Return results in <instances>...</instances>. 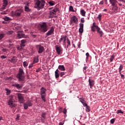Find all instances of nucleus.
I'll list each match as a JSON object with an SVG mask.
<instances>
[{
  "mask_svg": "<svg viewBox=\"0 0 125 125\" xmlns=\"http://www.w3.org/2000/svg\"><path fill=\"white\" fill-rule=\"evenodd\" d=\"M81 21L82 22V23H84V18H81Z\"/></svg>",
  "mask_w": 125,
  "mask_h": 125,
  "instance_id": "4d7b16f0",
  "label": "nucleus"
},
{
  "mask_svg": "<svg viewBox=\"0 0 125 125\" xmlns=\"http://www.w3.org/2000/svg\"><path fill=\"white\" fill-rule=\"evenodd\" d=\"M4 37V34H0V40H2L3 39V37Z\"/></svg>",
  "mask_w": 125,
  "mask_h": 125,
  "instance_id": "c03bdc74",
  "label": "nucleus"
},
{
  "mask_svg": "<svg viewBox=\"0 0 125 125\" xmlns=\"http://www.w3.org/2000/svg\"><path fill=\"white\" fill-rule=\"evenodd\" d=\"M46 113H45V112H42V118H43V119H44V120H45V119H46Z\"/></svg>",
  "mask_w": 125,
  "mask_h": 125,
  "instance_id": "c85d7f7f",
  "label": "nucleus"
},
{
  "mask_svg": "<svg viewBox=\"0 0 125 125\" xmlns=\"http://www.w3.org/2000/svg\"><path fill=\"white\" fill-rule=\"evenodd\" d=\"M101 17H102V15H101V14H100L98 16V19H99V20H100V21L101 20Z\"/></svg>",
  "mask_w": 125,
  "mask_h": 125,
  "instance_id": "09e8293b",
  "label": "nucleus"
},
{
  "mask_svg": "<svg viewBox=\"0 0 125 125\" xmlns=\"http://www.w3.org/2000/svg\"><path fill=\"white\" fill-rule=\"evenodd\" d=\"M111 6V10L112 11H114V12H118V9L119 8V7H118V4Z\"/></svg>",
  "mask_w": 125,
  "mask_h": 125,
  "instance_id": "a211bd4d",
  "label": "nucleus"
},
{
  "mask_svg": "<svg viewBox=\"0 0 125 125\" xmlns=\"http://www.w3.org/2000/svg\"><path fill=\"white\" fill-rule=\"evenodd\" d=\"M19 118H20V116H19V114H17L16 118V121H19Z\"/></svg>",
  "mask_w": 125,
  "mask_h": 125,
  "instance_id": "6e6d98bb",
  "label": "nucleus"
},
{
  "mask_svg": "<svg viewBox=\"0 0 125 125\" xmlns=\"http://www.w3.org/2000/svg\"><path fill=\"white\" fill-rule=\"evenodd\" d=\"M89 85L90 86V88H92L93 85H94V83L95 82L94 80H91L90 78L88 79Z\"/></svg>",
  "mask_w": 125,
  "mask_h": 125,
  "instance_id": "2eb2a0df",
  "label": "nucleus"
},
{
  "mask_svg": "<svg viewBox=\"0 0 125 125\" xmlns=\"http://www.w3.org/2000/svg\"><path fill=\"white\" fill-rule=\"evenodd\" d=\"M114 58H115V55H114V54H113L111 56V57L109 59L110 62H113V60H114Z\"/></svg>",
  "mask_w": 125,
  "mask_h": 125,
  "instance_id": "2f4dec72",
  "label": "nucleus"
},
{
  "mask_svg": "<svg viewBox=\"0 0 125 125\" xmlns=\"http://www.w3.org/2000/svg\"><path fill=\"white\" fill-rule=\"evenodd\" d=\"M18 98L20 103H24V97H23V96H22V94H18Z\"/></svg>",
  "mask_w": 125,
  "mask_h": 125,
  "instance_id": "ddd939ff",
  "label": "nucleus"
},
{
  "mask_svg": "<svg viewBox=\"0 0 125 125\" xmlns=\"http://www.w3.org/2000/svg\"><path fill=\"white\" fill-rule=\"evenodd\" d=\"M120 1H122L123 2H124L125 3V0H119Z\"/></svg>",
  "mask_w": 125,
  "mask_h": 125,
  "instance_id": "e2e57ef3",
  "label": "nucleus"
},
{
  "mask_svg": "<svg viewBox=\"0 0 125 125\" xmlns=\"http://www.w3.org/2000/svg\"><path fill=\"white\" fill-rule=\"evenodd\" d=\"M55 49L57 53V54H61V53L63 51L62 49V47L60 45H56L55 46Z\"/></svg>",
  "mask_w": 125,
  "mask_h": 125,
  "instance_id": "9b49d317",
  "label": "nucleus"
},
{
  "mask_svg": "<svg viewBox=\"0 0 125 125\" xmlns=\"http://www.w3.org/2000/svg\"><path fill=\"white\" fill-rule=\"evenodd\" d=\"M67 47L68 46H71V42L70 41V40H69V38H67Z\"/></svg>",
  "mask_w": 125,
  "mask_h": 125,
  "instance_id": "473e14b6",
  "label": "nucleus"
},
{
  "mask_svg": "<svg viewBox=\"0 0 125 125\" xmlns=\"http://www.w3.org/2000/svg\"><path fill=\"white\" fill-rule=\"evenodd\" d=\"M39 62V58L38 57H35L34 58V61L33 62V64H35V63H38Z\"/></svg>",
  "mask_w": 125,
  "mask_h": 125,
  "instance_id": "bb28decb",
  "label": "nucleus"
},
{
  "mask_svg": "<svg viewBox=\"0 0 125 125\" xmlns=\"http://www.w3.org/2000/svg\"><path fill=\"white\" fill-rule=\"evenodd\" d=\"M23 67H27L28 66V62L25 61L23 62Z\"/></svg>",
  "mask_w": 125,
  "mask_h": 125,
  "instance_id": "58836bf2",
  "label": "nucleus"
},
{
  "mask_svg": "<svg viewBox=\"0 0 125 125\" xmlns=\"http://www.w3.org/2000/svg\"><path fill=\"white\" fill-rule=\"evenodd\" d=\"M80 102H81V103L83 104L84 102H85V101L82 98H80Z\"/></svg>",
  "mask_w": 125,
  "mask_h": 125,
  "instance_id": "864d4df0",
  "label": "nucleus"
},
{
  "mask_svg": "<svg viewBox=\"0 0 125 125\" xmlns=\"http://www.w3.org/2000/svg\"><path fill=\"white\" fill-rule=\"evenodd\" d=\"M65 74H66L65 72H62L61 73H60V77H63V76L65 75Z\"/></svg>",
  "mask_w": 125,
  "mask_h": 125,
  "instance_id": "37998d69",
  "label": "nucleus"
},
{
  "mask_svg": "<svg viewBox=\"0 0 125 125\" xmlns=\"http://www.w3.org/2000/svg\"><path fill=\"white\" fill-rule=\"evenodd\" d=\"M55 72H56L57 73H59V70L58 69H57Z\"/></svg>",
  "mask_w": 125,
  "mask_h": 125,
  "instance_id": "69168bd1",
  "label": "nucleus"
},
{
  "mask_svg": "<svg viewBox=\"0 0 125 125\" xmlns=\"http://www.w3.org/2000/svg\"><path fill=\"white\" fill-rule=\"evenodd\" d=\"M24 9H25V11H26L27 12H28L29 11H31V9H30V8H29V7L28 6H25L24 7Z\"/></svg>",
  "mask_w": 125,
  "mask_h": 125,
  "instance_id": "c756f323",
  "label": "nucleus"
},
{
  "mask_svg": "<svg viewBox=\"0 0 125 125\" xmlns=\"http://www.w3.org/2000/svg\"><path fill=\"white\" fill-rule=\"evenodd\" d=\"M3 5L2 6V9H5V7L7 6L8 4V1L7 0H3Z\"/></svg>",
  "mask_w": 125,
  "mask_h": 125,
  "instance_id": "dca6fc26",
  "label": "nucleus"
},
{
  "mask_svg": "<svg viewBox=\"0 0 125 125\" xmlns=\"http://www.w3.org/2000/svg\"><path fill=\"white\" fill-rule=\"evenodd\" d=\"M54 27H51L50 30L46 33V36H47V37H49V36L53 35L54 34Z\"/></svg>",
  "mask_w": 125,
  "mask_h": 125,
  "instance_id": "1a4fd4ad",
  "label": "nucleus"
},
{
  "mask_svg": "<svg viewBox=\"0 0 125 125\" xmlns=\"http://www.w3.org/2000/svg\"><path fill=\"white\" fill-rule=\"evenodd\" d=\"M109 2L110 4H111V6L118 4V1H117V0H109Z\"/></svg>",
  "mask_w": 125,
  "mask_h": 125,
  "instance_id": "6ab92c4d",
  "label": "nucleus"
},
{
  "mask_svg": "<svg viewBox=\"0 0 125 125\" xmlns=\"http://www.w3.org/2000/svg\"><path fill=\"white\" fill-rule=\"evenodd\" d=\"M59 70H60V71H65V67L63 65H60L58 66Z\"/></svg>",
  "mask_w": 125,
  "mask_h": 125,
  "instance_id": "b1692460",
  "label": "nucleus"
},
{
  "mask_svg": "<svg viewBox=\"0 0 125 125\" xmlns=\"http://www.w3.org/2000/svg\"><path fill=\"white\" fill-rule=\"evenodd\" d=\"M33 67V64H30L29 66V68H32Z\"/></svg>",
  "mask_w": 125,
  "mask_h": 125,
  "instance_id": "0e129e2a",
  "label": "nucleus"
},
{
  "mask_svg": "<svg viewBox=\"0 0 125 125\" xmlns=\"http://www.w3.org/2000/svg\"><path fill=\"white\" fill-rule=\"evenodd\" d=\"M99 4L100 5H103V4H104V0H102V1H101L99 3Z\"/></svg>",
  "mask_w": 125,
  "mask_h": 125,
  "instance_id": "49530a36",
  "label": "nucleus"
},
{
  "mask_svg": "<svg viewBox=\"0 0 125 125\" xmlns=\"http://www.w3.org/2000/svg\"><path fill=\"white\" fill-rule=\"evenodd\" d=\"M20 46L21 47V48H22V47H24V46H26V44L21 43Z\"/></svg>",
  "mask_w": 125,
  "mask_h": 125,
  "instance_id": "8fccbe9b",
  "label": "nucleus"
},
{
  "mask_svg": "<svg viewBox=\"0 0 125 125\" xmlns=\"http://www.w3.org/2000/svg\"><path fill=\"white\" fill-rule=\"evenodd\" d=\"M79 32L80 34H83V23H80L79 24Z\"/></svg>",
  "mask_w": 125,
  "mask_h": 125,
  "instance_id": "4468645a",
  "label": "nucleus"
},
{
  "mask_svg": "<svg viewBox=\"0 0 125 125\" xmlns=\"http://www.w3.org/2000/svg\"><path fill=\"white\" fill-rule=\"evenodd\" d=\"M66 41H67V36L65 35H62L61 38L59 40V43H61L62 42H63V44H66Z\"/></svg>",
  "mask_w": 125,
  "mask_h": 125,
  "instance_id": "0eeeda50",
  "label": "nucleus"
},
{
  "mask_svg": "<svg viewBox=\"0 0 125 125\" xmlns=\"http://www.w3.org/2000/svg\"><path fill=\"white\" fill-rule=\"evenodd\" d=\"M62 113H63V114L66 115V114H67V109L66 108H63Z\"/></svg>",
  "mask_w": 125,
  "mask_h": 125,
  "instance_id": "de8ad7c7",
  "label": "nucleus"
},
{
  "mask_svg": "<svg viewBox=\"0 0 125 125\" xmlns=\"http://www.w3.org/2000/svg\"><path fill=\"white\" fill-rule=\"evenodd\" d=\"M81 42H79V44L78 45V48H81Z\"/></svg>",
  "mask_w": 125,
  "mask_h": 125,
  "instance_id": "680f3d73",
  "label": "nucleus"
},
{
  "mask_svg": "<svg viewBox=\"0 0 125 125\" xmlns=\"http://www.w3.org/2000/svg\"><path fill=\"white\" fill-rule=\"evenodd\" d=\"M123 68H124V65H123V64H121L119 68V71L120 74H121V71H122V70H123Z\"/></svg>",
  "mask_w": 125,
  "mask_h": 125,
  "instance_id": "7c9ffc66",
  "label": "nucleus"
},
{
  "mask_svg": "<svg viewBox=\"0 0 125 125\" xmlns=\"http://www.w3.org/2000/svg\"><path fill=\"white\" fill-rule=\"evenodd\" d=\"M83 70H86V66H84L83 68Z\"/></svg>",
  "mask_w": 125,
  "mask_h": 125,
  "instance_id": "338daca9",
  "label": "nucleus"
},
{
  "mask_svg": "<svg viewBox=\"0 0 125 125\" xmlns=\"http://www.w3.org/2000/svg\"><path fill=\"white\" fill-rule=\"evenodd\" d=\"M5 90L6 91V95H9V94H10L11 91H10L9 89L5 88Z\"/></svg>",
  "mask_w": 125,
  "mask_h": 125,
  "instance_id": "cd10ccee",
  "label": "nucleus"
},
{
  "mask_svg": "<svg viewBox=\"0 0 125 125\" xmlns=\"http://www.w3.org/2000/svg\"><path fill=\"white\" fill-rule=\"evenodd\" d=\"M14 100H13V96L10 95L9 97V101L8 102V105L11 107V108H12L14 107Z\"/></svg>",
  "mask_w": 125,
  "mask_h": 125,
  "instance_id": "39448f33",
  "label": "nucleus"
},
{
  "mask_svg": "<svg viewBox=\"0 0 125 125\" xmlns=\"http://www.w3.org/2000/svg\"><path fill=\"white\" fill-rule=\"evenodd\" d=\"M9 61L11 62V63H16L17 60L16 59V57H13L11 60H9Z\"/></svg>",
  "mask_w": 125,
  "mask_h": 125,
  "instance_id": "5701e85b",
  "label": "nucleus"
},
{
  "mask_svg": "<svg viewBox=\"0 0 125 125\" xmlns=\"http://www.w3.org/2000/svg\"><path fill=\"white\" fill-rule=\"evenodd\" d=\"M55 76L56 79H58V78H59V76H60V75H59V72H55Z\"/></svg>",
  "mask_w": 125,
  "mask_h": 125,
  "instance_id": "f704fd0d",
  "label": "nucleus"
},
{
  "mask_svg": "<svg viewBox=\"0 0 125 125\" xmlns=\"http://www.w3.org/2000/svg\"><path fill=\"white\" fill-rule=\"evenodd\" d=\"M48 3H49V5H51V6H53V5H54V3H53L52 1L48 2Z\"/></svg>",
  "mask_w": 125,
  "mask_h": 125,
  "instance_id": "ea45409f",
  "label": "nucleus"
},
{
  "mask_svg": "<svg viewBox=\"0 0 125 125\" xmlns=\"http://www.w3.org/2000/svg\"><path fill=\"white\" fill-rule=\"evenodd\" d=\"M36 48L38 50V53H42L44 51V47L42 46V45H37Z\"/></svg>",
  "mask_w": 125,
  "mask_h": 125,
  "instance_id": "9d476101",
  "label": "nucleus"
},
{
  "mask_svg": "<svg viewBox=\"0 0 125 125\" xmlns=\"http://www.w3.org/2000/svg\"><path fill=\"white\" fill-rule=\"evenodd\" d=\"M46 89L44 88V87H42L40 89V95L41 96V98L45 102L46 100H45V97L46 96Z\"/></svg>",
  "mask_w": 125,
  "mask_h": 125,
  "instance_id": "7ed1b4c3",
  "label": "nucleus"
},
{
  "mask_svg": "<svg viewBox=\"0 0 125 125\" xmlns=\"http://www.w3.org/2000/svg\"><path fill=\"white\" fill-rule=\"evenodd\" d=\"M86 112H90V107L88 105H87V106H86Z\"/></svg>",
  "mask_w": 125,
  "mask_h": 125,
  "instance_id": "c9c22d12",
  "label": "nucleus"
},
{
  "mask_svg": "<svg viewBox=\"0 0 125 125\" xmlns=\"http://www.w3.org/2000/svg\"><path fill=\"white\" fill-rule=\"evenodd\" d=\"M82 104L83 106H84L85 107H86L87 106V104H86V103H85V102L83 103Z\"/></svg>",
  "mask_w": 125,
  "mask_h": 125,
  "instance_id": "13d9d810",
  "label": "nucleus"
},
{
  "mask_svg": "<svg viewBox=\"0 0 125 125\" xmlns=\"http://www.w3.org/2000/svg\"><path fill=\"white\" fill-rule=\"evenodd\" d=\"M26 42H27V40H21V43L25 44Z\"/></svg>",
  "mask_w": 125,
  "mask_h": 125,
  "instance_id": "a18cd8bd",
  "label": "nucleus"
},
{
  "mask_svg": "<svg viewBox=\"0 0 125 125\" xmlns=\"http://www.w3.org/2000/svg\"><path fill=\"white\" fill-rule=\"evenodd\" d=\"M17 37L18 39H22V38H24V39H26L27 38V36L25 35V34L23 33L22 31H18Z\"/></svg>",
  "mask_w": 125,
  "mask_h": 125,
  "instance_id": "6e6552de",
  "label": "nucleus"
},
{
  "mask_svg": "<svg viewBox=\"0 0 125 125\" xmlns=\"http://www.w3.org/2000/svg\"><path fill=\"white\" fill-rule=\"evenodd\" d=\"M117 114H124V112L123 111H122V110L121 109H119L116 112Z\"/></svg>",
  "mask_w": 125,
  "mask_h": 125,
  "instance_id": "4c0bfd02",
  "label": "nucleus"
},
{
  "mask_svg": "<svg viewBox=\"0 0 125 125\" xmlns=\"http://www.w3.org/2000/svg\"><path fill=\"white\" fill-rule=\"evenodd\" d=\"M69 11L75 12V10H74V8L72 7V6H69Z\"/></svg>",
  "mask_w": 125,
  "mask_h": 125,
  "instance_id": "e433bc0d",
  "label": "nucleus"
},
{
  "mask_svg": "<svg viewBox=\"0 0 125 125\" xmlns=\"http://www.w3.org/2000/svg\"><path fill=\"white\" fill-rule=\"evenodd\" d=\"M23 107H24V109H25V110H27V109H28V107H29V105L26 103H25L23 104Z\"/></svg>",
  "mask_w": 125,
  "mask_h": 125,
  "instance_id": "72a5a7b5",
  "label": "nucleus"
},
{
  "mask_svg": "<svg viewBox=\"0 0 125 125\" xmlns=\"http://www.w3.org/2000/svg\"><path fill=\"white\" fill-rule=\"evenodd\" d=\"M15 87H16L18 89H20L23 87V86L21 84L19 83H15V84L13 85Z\"/></svg>",
  "mask_w": 125,
  "mask_h": 125,
  "instance_id": "4be33fe9",
  "label": "nucleus"
},
{
  "mask_svg": "<svg viewBox=\"0 0 125 125\" xmlns=\"http://www.w3.org/2000/svg\"><path fill=\"white\" fill-rule=\"evenodd\" d=\"M21 12H22V10L17 9L15 12V15H16V16H20V15H21Z\"/></svg>",
  "mask_w": 125,
  "mask_h": 125,
  "instance_id": "aec40b11",
  "label": "nucleus"
},
{
  "mask_svg": "<svg viewBox=\"0 0 125 125\" xmlns=\"http://www.w3.org/2000/svg\"><path fill=\"white\" fill-rule=\"evenodd\" d=\"M86 58V59L88 60V57H89V53H88V52L86 53L85 54Z\"/></svg>",
  "mask_w": 125,
  "mask_h": 125,
  "instance_id": "603ef678",
  "label": "nucleus"
},
{
  "mask_svg": "<svg viewBox=\"0 0 125 125\" xmlns=\"http://www.w3.org/2000/svg\"><path fill=\"white\" fill-rule=\"evenodd\" d=\"M34 7L37 8L38 10H41L44 7V4H45V1L44 0H34Z\"/></svg>",
  "mask_w": 125,
  "mask_h": 125,
  "instance_id": "f257e3e1",
  "label": "nucleus"
},
{
  "mask_svg": "<svg viewBox=\"0 0 125 125\" xmlns=\"http://www.w3.org/2000/svg\"><path fill=\"white\" fill-rule=\"evenodd\" d=\"M115 120H116V119H115V118L112 119L110 120L111 124H113L114 123H115Z\"/></svg>",
  "mask_w": 125,
  "mask_h": 125,
  "instance_id": "3c124183",
  "label": "nucleus"
},
{
  "mask_svg": "<svg viewBox=\"0 0 125 125\" xmlns=\"http://www.w3.org/2000/svg\"><path fill=\"white\" fill-rule=\"evenodd\" d=\"M12 34H13V31H7V35H12Z\"/></svg>",
  "mask_w": 125,
  "mask_h": 125,
  "instance_id": "a19ab883",
  "label": "nucleus"
},
{
  "mask_svg": "<svg viewBox=\"0 0 125 125\" xmlns=\"http://www.w3.org/2000/svg\"><path fill=\"white\" fill-rule=\"evenodd\" d=\"M16 77L18 79L19 82L25 80V72L23 68H19V72L16 75Z\"/></svg>",
  "mask_w": 125,
  "mask_h": 125,
  "instance_id": "f03ea898",
  "label": "nucleus"
},
{
  "mask_svg": "<svg viewBox=\"0 0 125 125\" xmlns=\"http://www.w3.org/2000/svg\"><path fill=\"white\" fill-rule=\"evenodd\" d=\"M80 13L82 16L85 17V13H86V12L84 10L81 9L80 10Z\"/></svg>",
  "mask_w": 125,
  "mask_h": 125,
  "instance_id": "393cba45",
  "label": "nucleus"
},
{
  "mask_svg": "<svg viewBox=\"0 0 125 125\" xmlns=\"http://www.w3.org/2000/svg\"><path fill=\"white\" fill-rule=\"evenodd\" d=\"M26 103V104H27L29 107H31V106H33V101H28Z\"/></svg>",
  "mask_w": 125,
  "mask_h": 125,
  "instance_id": "a878e982",
  "label": "nucleus"
},
{
  "mask_svg": "<svg viewBox=\"0 0 125 125\" xmlns=\"http://www.w3.org/2000/svg\"><path fill=\"white\" fill-rule=\"evenodd\" d=\"M57 11H58V8H55L52 10L50 11V13L52 15H55Z\"/></svg>",
  "mask_w": 125,
  "mask_h": 125,
  "instance_id": "412c9836",
  "label": "nucleus"
},
{
  "mask_svg": "<svg viewBox=\"0 0 125 125\" xmlns=\"http://www.w3.org/2000/svg\"><path fill=\"white\" fill-rule=\"evenodd\" d=\"M97 32L98 33V34H99V35H100V37H101V38H102V37L103 36L104 33H103V31H102V30H101V29L100 28V27H98V29H97Z\"/></svg>",
  "mask_w": 125,
  "mask_h": 125,
  "instance_id": "f3484780",
  "label": "nucleus"
},
{
  "mask_svg": "<svg viewBox=\"0 0 125 125\" xmlns=\"http://www.w3.org/2000/svg\"><path fill=\"white\" fill-rule=\"evenodd\" d=\"M120 75L121 79H123V80H124V79H125V75L124 74H122V72H121Z\"/></svg>",
  "mask_w": 125,
  "mask_h": 125,
  "instance_id": "5fc2aeb1",
  "label": "nucleus"
},
{
  "mask_svg": "<svg viewBox=\"0 0 125 125\" xmlns=\"http://www.w3.org/2000/svg\"><path fill=\"white\" fill-rule=\"evenodd\" d=\"M31 36L32 37H33V38H34L37 37V35L33 34V33H31Z\"/></svg>",
  "mask_w": 125,
  "mask_h": 125,
  "instance_id": "052dcab7",
  "label": "nucleus"
},
{
  "mask_svg": "<svg viewBox=\"0 0 125 125\" xmlns=\"http://www.w3.org/2000/svg\"><path fill=\"white\" fill-rule=\"evenodd\" d=\"M99 27V26H98V25H96V23L93 22L92 24V26H91V29L92 32L94 33V32H95V31H96L95 29H96V30H97Z\"/></svg>",
  "mask_w": 125,
  "mask_h": 125,
  "instance_id": "f8f14e48",
  "label": "nucleus"
},
{
  "mask_svg": "<svg viewBox=\"0 0 125 125\" xmlns=\"http://www.w3.org/2000/svg\"><path fill=\"white\" fill-rule=\"evenodd\" d=\"M40 28L41 32H43V33L47 32V25H46V23L45 22H43L42 24H41Z\"/></svg>",
  "mask_w": 125,
  "mask_h": 125,
  "instance_id": "423d86ee",
  "label": "nucleus"
},
{
  "mask_svg": "<svg viewBox=\"0 0 125 125\" xmlns=\"http://www.w3.org/2000/svg\"><path fill=\"white\" fill-rule=\"evenodd\" d=\"M1 58L2 59H5V58H6V56L2 55V56H1Z\"/></svg>",
  "mask_w": 125,
  "mask_h": 125,
  "instance_id": "bf43d9fd",
  "label": "nucleus"
},
{
  "mask_svg": "<svg viewBox=\"0 0 125 125\" xmlns=\"http://www.w3.org/2000/svg\"><path fill=\"white\" fill-rule=\"evenodd\" d=\"M59 125H63V124H62V122H60Z\"/></svg>",
  "mask_w": 125,
  "mask_h": 125,
  "instance_id": "774afa93",
  "label": "nucleus"
},
{
  "mask_svg": "<svg viewBox=\"0 0 125 125\" xmlns=\"http://www.w3.org/2000/svg\"><path fill=\"white\" fill-rule=\"evenodd\" d=\"M79 20L75 15H73L69 21L70 26H74V24H78Z\"/></svg>",
  "mask_w": 125,
  "mask_h": 125,
  "instance_id": "20e7f679",
  "label": "nucleus"
},
{
  "mask_svg": "<svg viewBox=\"0 0 125 125\" xmlns=\"http://www.w3.org/2000/svg\"><path fill=\"white\" fill-rule=\"evenodd\" d=\"M4 20L5 21H9V20H10V19L9 18V17H6L4 18Z\"/></svg>",
  "mask_w": 125,
  "mask_h": 125,
  "instance_id": "79ce46f5",
  "label": "nucleus"
}]
</instances>
